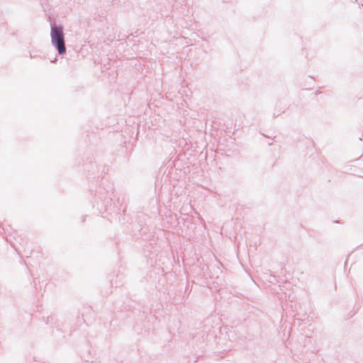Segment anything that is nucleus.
<instances>
[{
  "label": "nucleus",
  "instance_id": "1",
  "mask_svg": "<svg viewBox=\"0 0 363 363\" xmlns=\"http://www.w3.org/2000/svg\"><path fill=\"white\" fill-rule=\"evenodd\" d=\"M52 43L55 45L59 54H64L66 51L64 40V33L61 27H53L51 29Z\"/></svg>",
  "mask_w": 363,
  "mask_h": 363
}]
</instances>
